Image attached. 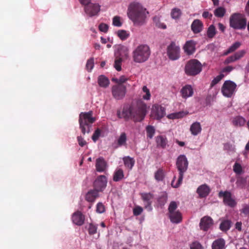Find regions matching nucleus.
<instances>
[{"mask_svg": "<svg viewBox=\"0 0 249 249\" xmlns=\"http://www.w3.org/2000/svg\"><path fill=\"white\" fill-rule=\"evenodd\" d=\"M147 109L146 104L141 100H138L124 106L121 113L117 112V116L126 121L132 120L135 123L141 122L146 115Z\"/></svg>", "mask_w": 249, "mask_h": 249, "instance_id": "1", "label": "nucleus"}, {"mask_svg": "<svg viewBox=\"0 0 249 249\" xmlns=\"http://www.w3.org/2000/svg\"><path fill=\"white\" fill-rule=\"evenodd\" d=\"M148 14L146 8L138 2L131 3L128 8V16L136 25L144 24Z\"/></svg>", "mask_w": 249, "mask_h": 249, "instance_id": "2", "label": "nucleus"}, {"mask_svg": "<svg viewBox=\"0 0 249 249\" xmlns=\"http://www.w3.org/2000/svg\"><path fill=\"white\" fill-rule=\"evenodd\" d=\"M188 161L185 155H180L178 157L176 161V166L179 172V176L178 181L176 183H175L176 177V176L174 177L171 182V185L173 187L176 188H178L181 184L184 174L188 169Z\"/></svg>", "mask_w": 249, "mask_h": 249, "instance_id": "3", "label": "nucleus"}, {"mask_svg": "<svg viewBox=\"0 0 249 249\" xmlns=\"http://www.w3.org/2000/svg\"><path fill=\"white\" fill-rule=\"evenodd\" d=\"M96 121L93 116V111L81 112L79 116V128L83 135L90 132L92 124Z\"/></svg>", "mask_w": 249, "mask_h": 249, "instance_id": "4", "label": "nucleus"}, {"mask_svg": "<svg viewBox=\"0 0 249 249\" xmlns=\"http://www.w3.org/2000/svg\"><path fill=\"white\" fill-rule=\"evenodd\" d=\"M150 53V49L147 45H139L132 52L133 60L136 63H143L148 59Z\"/></svg>", "mask_w": 249, "mask_h": 249, "instance_id": "5", "label": "nucleus"}, {"mask_svg": "<svg viewBox=\"0 0 249 249\" xmlns=\"http://www.w3.org/2000/svg\"><path fill=\"white\" fill-rule=\"evenodd\" d=\"M230 25L235 30L245 29L247 26V19L244 15L234 13L230 18Z\"/></svg>", "mask_w": 249, "mask_h": 249, "instance_id": "6", "label": "nucleus"}, {"mask_svg": "<svg viewBox=\"0 0 249 249\" xmlns=\"http://www.w3.org/2000/svg\"><path fill=\"white\" fill-rule=\"evenodd\" d=\"M202 71V65L196 59L189 61L185 65V71L187 75L195 76L199 73Z\"/></svg>", "mask_w": 249, "mask_h": 249, "instance_id": "7", "label": "nucleus"}, {"mask_svg": "<svg viewBox=\"0 0 249 249\" xmlns=\"http://www.w3.org/2000/svg\"><path fill=\"white\" fill-rule=\"evenodd\" d=\"M167 53L169 58L172 60H176L180 57V48L174 41L168 46Z\"/></svg>", "mask_w": 249, "mask_h": 249, "instance_id": "8", "label": "nucleus"}, {"mask_svg": "<svg viewBox=\"0 0 249 249\" xmlns=\"http://www.w3.org/2000/svg\"><path fill=\"white\" fill-rule=\"evenodd\" d=\"M111 91L112 96L115 99L121 100L124 98L125 95L126 87L121 84L114 85L112 87Z\"/></svg>", "mask_w": 249, "mask_h": 249, "instance_id": "9", "label": "nucleus"}, {"mask_svg": "<svg viewBox=\"0 0 249 249\" xmlns=\"http://www.w3.org/2000/svg\"><path fill=\"white\" fill-rule=\"evenodd\" d=\"M236 88V85L235 83L230 80L226 81L222 86L221 91L224 96L231 97Z\"/></svg>", "mask_w": 249, "mask_h": 249, "instance_id": "10", "label": "nucleus"}, {"mask_svg": "<svg viewBox=\"0 0 249 249\" xmlns=\"http://www.w3.org/2000/svg\"><path fill=\"white\" fill-rule=\"evenodd\" d=\"M165 115V109L160 105H154L152 106L151 117L156 120H160Z\"/></svg>", "mask_w": 249, "mask_h": 249, "instance_id": "11", "label": "nucleus"}, {"mask_svg": "<svg viewBox=\"0 0 249 249\" xmlns=\"http://www.w3.org/2000/svg\"><path fill=\"white\" fill-rule=\"evenodd\" d=\"M107 178L104 175H100L95 179L93 183L94 189L98 192H102L106 187Z\"/></svg>", "mask_w": 249, "mask_h": 249, "instance_id": "12", "label": "nucleus"}, {"mask_svg": "<svg viewBox=\"0 0 249 249\" xmlns=\"http://www.w3.org/2000/svg\"><path fill=\"white\" fill-rule=\"evenodd\" d=\"M218 196L223 197L224 204L231 207H234L236 204L235 200L231 197V193L229 191H220L218 193Z\"/></svg>", "mask_w": 249, "mask_h": 249, "instance_id": "13", "label": "nucleus"}, {"mask_svg": "<svg viewBox=\"0 0 249 249\" xmlns=\"http://www.w3.org/2000/svg\"><path fill=\"white\" fill-rule=\"evenodd\" d=\"M140 196L143 202L144 208L151 211L152 210V203L154 195L151 193H142L140 194Z\"/></svg>", "mask_w": 249, "mask_h": 249, "instance_id": "14", "label": "nucleus"}, {"mask_svg": "<svg viewBox=\"0 0 249 249\" xmlns=\"http://www.w3.org/2000/svg\"><path fill=\"white\" fill-rule=\"evenodd\" d=\"M85 11L87 14L90 17L97 15L100 10V6L98 4L89 3L88 5L85 6Z\"/></svg>", "mask_w": 249, "mask_h": 249, "instance_id": "15", "label": "nucleus"}, {"mask_svg": "<svg viewBox=\"0 0 249 249\" xmlns=\"http://www.w3.org/2000/svg\"><path fill=\"white\" fill-rule=\"evenodd\" d=\"M213 225L212 218L208 216H205L200 220L199 226L200 229L204 231H207Z\"/></svg>", "mask_w": 249, "mask_h": 249, "instance_id": "16", "label": "nucleus"}, {"mask_svg": "<svg viewBox=\"0 0 249 249\" xmlns=\"http://www.w3.org/2000/svg\"><path fill=\"white\" fill-rule=\"evenodd\" d=\"M196 42L192 40L186 42L183 49L184 52L188 55H191L194 53L196 50Z\"/></svg>", "mask_w": 249, "mask_h": 249, "instance_id": "17", "label": "nucleus"}, {"mask_svg": "<svg viewBox=\"0 0 249 249\" xmlns=\"http://www.w3.org/2000/svg\"><path fill=\"white\" fill-rule=\"evenodd\" d=\"M211 192V189L207 184H204L199 186L196 190L200 198H204L207 197Z\"/></svg>", "mask_w": 249, "mask_h": 249, "instance_id": "18", "label": "nucleus"}, {"mask_svg": "<svg viewBox=\"0 0 249 249\" xmlns=\"http://www.w3.org/2000/svg\"><path fill=\"white\" fill-rule=\"evenodd\" d=\"M72 220L73 223L78 225H82L85 221V215L79 211L75 212L72 216Z\"/></svg>", "mask_w": 249, "mask_h": 249, "instance_id": "19", "label": "nucleus"}, {"mask_svg": "<svg viewBox=\"0 0 249 249\" xmlns=\"http://www.w3.org/2000/svg\"><path fill=\"white\" fill-rule=\"evenodd\" d=\"M107 163L103 157H100L96 159L95 167L97 172H105L107 168Z\"/></svg>", "mask_w": 249, "mask_h": 249, "instance_id": "20", "label": "nucleus"}, {"mask_svg": "<svg viewBox=\"0 0 249 249\" xmlns=\"http://www.w3.org/2000/svg\"><path fill=\"white\" fill-rule=\"evenodd\" d=\"M246 52L244 50H241L235 53L233 55L227 57L224 61L225 64L233 62L242 58L245 54Z\"/></svg>", "mask_w": 249, "mask_h": 249, "instance_id": "21", "label": "nucleus"}, {"mask_svg": "<svg viewBox=\"0 0 249 249\" xmlns=\"http://www.w3.org/2000/svg\"><path fill=\"white\" fill-rule=\"evenodd\" d=\"M180 92L182 97L184 99H186L193 95L194 90L191 85H187L182 87Z\"/></svg>", "mask_w": 249, "mask_h": 249, "instance_id": "22", "label": "nucleus"}, {"mask_svg": "<svg viewBox=\"0 0 249 249\" xmlns=\"http://www.w3.org/2000/svg\"><path fill=\"white\" fill-rule=\"evenodd\" d=\"M203 23L199 19H195L191 24V29L195 34L200 33L203 29Z\"/></svg>", "mask_w": 249, "mask_h": 249, "instance_id": "23", "label": "nucleus"}, {"mask_svg": "<svg viewBox=\"0 0 249 249\" xmlns=\"http://www.w3.org/2000/svg\"><path fill=\"white\" fill-rule=\"evenodd\" d=\"M170 221L173 223H179L182 221V215L179 211L169 213Z\"/></svg>", "mask_w": 249, "mask_h": 249, "instance_id": "24", "label": "nucleus"}, {"mask_svg": "<svg viewBox=\"0 0 249 249\" xmlns=\"http://www.w3.org/2000/svg\"><path fill=\"white\" fill-rule=\"evenodd\" d=\"M190 130L191 134L194 136H196L199 134L202 130V128L200 123L196 122L193 123L190 126Z\"/></svg>", "mask_w": 249, "mask_h": 249, "instance_id": "25", "label": "nucleus"}, {"mask_svg": "<svg viewBox=\"0 0 249 249\" xmlns=\"http://www.w3.org/2000/svg\"><path fill=\"white\" fill-rule=\"evenodd\" d=\"M156 142L158 147L165 148L168 141L165 136L160 135L156 137Z\"/></svg>", "mask_w": 249, "mask_h": 249, "instance_id": "26", "label": "nucleus"}, {"mask_svg": "<svg viewBox=\"0 0 249 249\" xmlns=\"http://www.w3.org/2000/svg\"><path fill=\"white\" fill-rule=\"evenodd\" d=\"M98 192L94 189L89 191L86 195V200L89 202H93L98 196Z\"/></svg>", "mask_w": 249, "mask_h": 249, "instance_id": "27", "label": "nucleus"}, {"mask_svg": "<svg viewBox=\"0 0 249 249\" xmlns=\"http://www.w3.org/2000/svg\"><path fill=\"white\" fill-rule=\"evenodd\" d=\"M246 122V119L241 116H236L232 120L233 125L236 127L243 126L245 125Z\"/></svg>", "mask_w": 249, "mask_h": 249, "instance_id": "28", "label": "nucleus"}, {"mask_svg": "<svg viewBox=\"0 0 249 249\" xmlns=\"http://www.w3.org/2000/svg\"><path fill=\"white\" fill-rule=\"evenodd\" d=\"M212 247V249H224L225 241L223 238H219L213 241Z\"/></svg>", "mask_w": 249, "mask_h": 249, "instance_id": "29", "label": "nucleus"}, {"mask_svg": "<svg viewBox=\"0 0 249 249\" xmlns=\"http://www.w3.org/2000/svg\"><path fill=\"white\" fill-rule=\"evenodd\" d=\"M98 83L101 87L107 88L109 84V81L107 77L101 75L98 77Z\"/></svg>", "mask_w": 249, "mask_h": 249, "instance_id": "30", "label": "nucleus"}, {"mask_svg": "<svg viewBox=\"0 0 249 249\" xmlns=\"http://www.w3.org/2000/svg\"><path fill=\"white\" fill-rule=\"evenodd\" d=\"M124 164L125 167L129 169H131L135 164V160L133 158L129 156L125 157L123 158Z\"/></svg>", "mask_w": 249, "mask_h": 249, "instance_id": "31", "label": "nucleus"}, {"mask_svg": "<svg viewBox=\"0 0 249 249\" xmlns=\"http://www.w3.org/2000/svg\"><path fill=\"white\" fill-rule=\"evenodd\" d=\"M124 177V171L122 169H117L113 175V181L118 182L122 180Z\"/></svg>", "mask_w": 249, "mask_h": 249, "instance_id": "32", "label": "nucleus"}, {"mask_svg": "<svg viewBox=\"0 0 249 249\" xmlns=\"http://www.w3.org/2000/svg\"><path fill=\"white\" fill-rule=\"evenodd\" d=\"M187 114V113L186 112L183 111H179L169 114L167 116V118L170 119H179L185 116Z\"/></svg>", "mask_w": 249, "mask_h": 249, "instance_id": "33", "label": "nucleus"}, {"mask_svg": "<svg viewBox=\"0 0 249 249\" xmlns=\"http://www.w3.org/2000/svg\"><path fill=\"white\" fill-rule=\"evenodd\" d=\"M231 223V221L229 220H224L221 223L219 228L222 231H226L230 229Z\"/></svg>", "mask_w": 249, "mask_h": 249, "instance_id": "34", "label": "nucleus"}, {"mask_svg": "<svg viewBox=\"0 0 249 249\" xmlns=\"http://www.w3.org/2000/svg\"><path fill=\"white\" fill-rule=\"evenodd\" d=\"M247 183V178L242 177L239 176L237 178L236 182V185L240 188H244Z\"/></svg>", "mask_w": 249, "mask_h": 249, "instance_id": "35", "label": "nucleus"}, {"mask_svg": "<svg viewBox=\"0 0 249 249\" xmlns=\"http://www.w3.org/2000/svg\"><path fill=\"white\" fill-rule=\"evenodd\" d=\"M126 142V135L124 132L121 134L117 141V144L119 146L125 145Z\"/></svg>", "mask_w": 249, "mask_h": 249, "instance_id": "36", "label": "nucleus"}, {"mask_svg": "<svg viewBox=\"0 0 249 249\" xmlns=\"http://www.w3.org/2000/svg\"><path fill=\"white\" fill-rule=\"evenodd\" d=\"M146 131L147 137L151 139L155 133V129L153 126L149 125L146 127Z\"/></svg>", "mask_w": 249, "mask_h": 249, "instance_id": "37", "label": "nucleus"}, {"mask_svg": "<svg viewBox=\"0 0 249 249\" xmlns=\"http://www.w3.org/2000/svg\"><path fill=\"white\" fill-rule=\"evenodd\" d=\"M226 13V9L222 7H219L215 9L214 15L218 18H222Z\"/></svg>", "mask_w": 249, "mask_h": 249, "instance_id": "38", "label": "nucleus"}, {"mask_svg": "<svg viewBox=\"0 0 249 249\" xmlns=\"http://www.w3.org/2000/svg\"><path fill=\"white\" fill-rule=\"evenodd\" d=\"M216 33L215 28L213 25H210L208 28L207 32V36L212 38H213Z\"/></svg>", "mask_w": 249, "mask_h": 249, "instance_id": "39", "label": "nucleus"}, {"mask_svg": "<svg viewBox=\"0 0 249 249\" xmlns=\"http://www.w3.org/2000/svg\"><path fill=\"white\" fill-rule=\"evenodd\" d=\"M155 178L158 181H162L164 178V173L162 169H159L155 173Z\"/></svg>", "mask_w": 249, "mask_h": 249, "instance_id": "40", "label": "nucleus"}, {"mask_svg": "<svg viewBox=\"0 0 249 249\" xmlns=\"http://www.w3.org/2000/svg\"><path fill=\"white\" fill-rule=\"evenodd\" d=\"M181 15V11L178 8H175L172 10L171 16L173 18L178 19L180 17Z\"/></svg>", "mask_w": 249, "mask_h": 249, "instance_id": "41", "label": "nucleus"}, {"mask_svg": "<svg viewBox=\"0 0 249 249\" xmlns=\"http://www.w3.org/2000/svg\"><path fill=\"white\" fill-rule=\"evenodd\" d=\"M118 37L122 40L126 39L129 36V34L126 31L120 30L117 33Z\"/></svg>", "mask_w": 249, "mask_h": 249, "instance_id": "42", "label": "nucleus"}, {"mask_svg": "<svg viewBox=\"0 0 249 249\" xmlns=\"http://www.w3.org/2000/svg\"><path fill=\"white\" fill-rule=\"evenodd\" d=\"M241 45V43L239 42H236L233 43L225 53V55H227L228 53H232L237 50Z\"/></svg>", "mask_w": 249, "mask_h": 249, "instance_id": "43", "label": "nucleus"}, {"mask_svg": "<svg viewBox=\"0 0 249 249\" xmlns=\"http://www.w3.org/2000/svg\"><path fill=\"white\" fill-rule=\"evenodd\" d=\"M233 170L237 175H240L243 172L242 166L238 162L234 163L233 166Z\"/></svg>", "mask_w": 249, "mask_h": 249, "instance_id": "44", "label": "nucleus"}, {"mask_svg": "<svg viewBox=\"0 0 249 249\" xmlns=\"http://www.w3.org/2000/svg\"><path fill=\"white\" fill-rule=\"evenodd\" d=\"M97 226L92 223H90L89 225L88 232L90 235H93L97 232Z\"/></svg>", "mask_w": 249, "mask_h": 249, "instance_id": "45", "label": "nucleus"}, {"mask_svg": "<svg viewBox=\"0 0 249 249\" xmlns=\"http://www.w3.org/2000/svg\"><path fill=\"white\" fill-rule=\"evenodd\" d=\"M94 67V59L90 58L88 60L86 64V69L89 71H90Z\"/></svg>", "mask_w": 249, "mask_h": 249, "instance_id": "46", "label": "nucleus"}, {"mask_svg": "<svg viewBox=\"0 0 249 249\" xmlns=\"http://www.w3.org/2000/svg\"><path fill=\"white\" fill-rule=\"evenodd\" d=\"M122 59L120 57L116 58L114 62V67L117 71H120L121 68V63Z\"/></svg>", "mask_w": 249, "mask_h": 249, "instance_id": "47", "label": "nucleus"}, {"mask_svg": "<svg viewBox=\"0 0 249 249\" xmlns=\"http://www.w3.org/2000/svg\"><path fill=\"white\" fill-rule=\"evenodd\" d=\"M178 207L177 204L175 201H172L170 202L169 206L168 207V212L169 213H171L174 212H176V209Z\"/></svg>", "mask_w": 249, "mask_h": 249, "instance_id": "48", "label": "nucleus"}, {"mask_svg": "<svg viewBox=\"0 0 249 249\" xmlns=\"http://www.w3.org/2000/svg\"><path fill=\"white\" fill-rule=\"evenodd\" d=\"M224 75L223 74H220L216 77H215L212 81L211 83V87L214 86L215 85L217 84L223 77Z\"/></svg>", "mask_w": 249, "mask_h": 249, "instance_id": "49", "label": "nucleus"}, {"mask_svg": "<svg viewBox=\"0 0 249 249\" xmlns=\"http://www.w3.org/2000/svg\"><path fill=\"white\" fill-rule=\"evenodd\" d=\"M101 133V131L99 128L95 130L94 133L92 136V139L94 142H96L100 137Z\"/></svg>", "mask_w": 249, "mask_h": 249, "instance_id": "50", "label": "nucleus"}, {"mask_svg": "<svg viewBox=\"0 0 249 249\" xmlns=\"http://www.w3.org/2000/svg\"><path fill=\"white\" fill-rule=\"evenodd\" d=\"M167 200V195H163L159 197L158 202L160 206H163L166 203Z\"/></svg>", "mask_w": 249, "mask_h": 249, "instance_id": "51", "label": "nucleus"}, {"mask_svg": "<svg viewBox=\"0 0 249 249\" xmlns=\"http://www.w3.org/2000/svg\"><path fill=\"white\" fill-rule=\"evenodd\" d=\"M142 211H143V209L142 208V207H141L139 206H137L133 209V214L135 216H138L142 213Z\"/></svg>", "mask_w": 249, "mask_h": 249, "instance_id": "52", "label": "nucleus"}, {"mask_svg": "<svg viewBox=\"0 0 249 249\" xmlns=\"http://www.w3.org/2000/svg\"><path fill=\"white\" fill-rule=\"evenodd\" d=\"M113 25L117 27H121L122 25L120 21V18L118 16H115L113 18Z\"/></svg>", "mask_w": 249, "mask_h": 249, "instance_id": "53", "label": "nucleus"}, {"mask_svg": "<svg viewBox=\"0 0 249 249\" xmlns=\"http://www.w3.org/2000/svg\"><path fill=\"white\" fill-rule=\"evenodd\" d=\"M105 208L104 205L101 202L97 203L96 206V212L97 213H101L105 212Z\"/></svg>", "mask_w": 249, "mask_h": 249, "instance_id": "54", "label": "nucleus"}, {"mask_svg": "<svg viewBox=\"0 0 249 249\" xmlns=\"http://www.w3.org/2000/svg\"><path fill=\"white\" fill-rule=\"evenodd\" d=\"M191 249H203L201 244L197 241L193 242L190 247Z\"/></svg>", "mask_w": 249, "mask_h": 249, "instance_id": "55", "label": "nucleus"}, {"mask_svg": "<svg viewBox=\"0 0 249 249\" xmlns=\"http://www.w3.org/2000/svg\"><path fill=\"white\" fill-rule=\"evenodd\" d=\"M108 26L105 23H102L99 25V29L101 32L106 33L108 31Z\"/></svg>", "mask_w": 249, "mask_h": 249, "instance_id": "56", "label": "nucleus"}, {"mask_svg": "<svg viewBox=\"0 0 249 249\" xmlns=\"http://www.w3.org/2000/svg\"><path fill=\"white\" fill-rule=\"evenodd\" d=\"M241 212L245 215L249 216V205L247 204L245 205L241 210Z\"/></svg>", "mask_w": 249, "mask_h": 249, "instance_id": "57", "label": "nucleus"}, {"mask_svg": "<svg viewBox=\"0 0 249 249\" xmlns=\"http://www.w3.org/2000/svg\"><path fill=\"white\" fill-rule=\"evenodd\" d=\"M77 141L79 145L81 147H83L87 144L86 141L81 136L77 137Z\"/></svg>", "mask_w": 249, "mask_h": 249, "instance_id": "58", "label": "nucleus"}, {"mask_svg": "<svg viewBox=\"0 0 249 249\" xmlns=\"http://www.w3.org/2000/svg\"><path fill=\"white\" fill-rule=\"evenodd\" d=\"M202 17L205 18L211 19L213 15L208 11H204L202 14Z\"/></svg>", "mask_w": 249, "mask_h": 249, "instance_id": "59", "label": "nucleus"}, {"mask_svg": "<svg viewBox=\"0 0 249 249\" xmlns=\"http://www.w3.org/2000/svg\"><path fill=\"white\" fill-rule=\"evenodd\" d=\"M128 78L125 77L124 76H121L119 78V84L123 85L126 81H127Z\"/></svg>", "mask_w": 249, "mask_h": 249, "instance_id": "60", "label": "nucleus"}, {"mask_svg": "<svg viewBox=\"0 0 249 249\" xmlns=\"http://www.w3.org/2000/svg\"><path fill=\"white\" fill-rule=\"evenodd\" d=\"M233 69H234L233 67H232V66H227V67H225L222 70V72H229L231 71H232L233 70Z\"/></svg>", "mask_w": 249, "mask_h": 249, "instance_id": "61", "label": "nucleus"}, {"mask_svg": "<svg viewBox=\"0 0 249 249\" xmlns=\"http://www.w3.org/2000/svg\"><path fill=\"white\" fill-rule=\"evenodd\" d=\"M242 224L241 222H237L235 225V229L238 231H241L242 230Z\"/></svg>", "mask_w": 249, "mask_h": 249, "instance_id": "62", "label": "nucleus"}, {"mask_svg": "<svg viewBox=\"0 0 249 249\" xmlns=\"http://www.w3.org/2000/svg\"><path fill=\"white\" fill-rule=\"evenodd\" d=\"M91 0H79L80 2L82 4L84 5L85 6L88 5L89 3H91Z\"/></svg>", "mask_w": 249, "mask_h": 249, "instance_id": "63", "label": "nucleus"}, {"mask_svg": "<svg viewBox=\"0 0 249 249\" xmlns=\"http://www.w3.org/2000/svg\"><path fill=\"white\" fill-rule=\"evenodd\" d=\"M218 29L221 31V32H224L225 30V26L221 23H219L218 24Z\"/></svg>", "mask_w": 249, "mask_h": 249, "instance_id": "64", "label": "nucleus"}]
</instances>
